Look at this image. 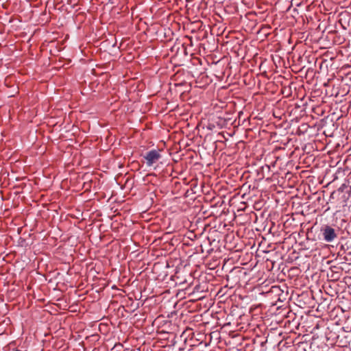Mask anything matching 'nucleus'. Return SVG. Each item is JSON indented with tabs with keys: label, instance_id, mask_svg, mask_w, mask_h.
I'll return each instance as SVG.
<instances>
[{
	"label": "nucleus",
	"instance_id": "nucleus-1",
	"mask_svg": "<svg viewBox=\"0 0 351 351\" xmlns=\"http://www.w3.org/2000/svg\"><path fill=\"white\" fill-rule=\"evenodd\" d=\"M322 231L323 238L326 242H332L337 237L335 229L329 226H326Z\"/></svg>",
	"mask_w": 351,
	"mask_h": 351
},
{
	"label": "nucleus",
	"instance_id": "nucleus-2",
	"mask_svg": "<svg viewBox=\"0 0 351 351\" xmlns=\"http://www.w3.org/2000/svg\"><path fill=\"white\" fill-rule=\"evenodd\" d=\"M236 149L235 154H243L250 151V146L245 142L241 141L236 144Z\"/></svg>",
	"mask_w": 351,
	"mask_h": 351
},
{
	"label": "nucleus",
	"instance_id": "nucleus-3",
	"mask_svg": "<svg viewBox=\"0 0 351 351\" xmlns=\"http://www.w3.org/2000/svg\"><path fill=\"white\" fill-rule=\"evenodd\" d=\"M160 157V155H144L145 162L149 167L152 166L156 162Z\"/></svg>",
	"mask_w": 351,
	"mask_h": 351
},
{
	"label": "nucleus",
	"instance_id": "nucleus-4",
	"mask_svg": "<svg viewBox=\"0 0 351 351\" xmlns=\"http://www.w3.org/2000/svg\"><path fill=\"white\" fill-rule=\"evenodd\" d=\"M310 128V125L306 123H301L297 128L295 131V134L298 135H301L306 133Z\"/></svg>",
	"mask_w": 351,
	"mask_h": 351
},
{
	"label": "nucleus",
	"instance_id": "nucleus-5",
	"mask_svg": "<svg viewBox=\"0 0 351 351\" xmlns=\"http://www.w3.org/2000/svg\"><path fill=\"white\" fill-rule=\"evenodd\" d=\"M162 151H163L162 147L159 148L158 149L154 148V149H152L151 150H149V152H147V154H158L159 152H162Z\"/></svg>",
	"mask_w": 351,
	"mask_h": 351
},
{
	"label": "nucleus",
	"instance_id": "nucleus-6",
	"mask_svg": "<svg viewBox=\"0 0 351 351\" xmlns=\"http://www.w3.org/2000/svg\"><path fill=\"white\" fill-rule=\"evenodd\" d=\"M281 149V147H278L277 145H276L273 149V152H277L278 150Z\"/></svg>",
	"mask_w": 351,
	"mask_h": 351
},
{
	"label": "nucleus",
	"instance_id": "nucleus-7",
	"mask_svg": "<svg viewBox=\"0 0 351 351\" xmlns=\"http://www.w3.org/2000/svg\"><path fill=\"white\" fill-rule=\"evenodd\" d=\"M160 146L165 147V143H164L163 141H160V144L158 145V147H160Z\"/></svg>",
	"mask_w": 351,
	"mask_h": 351
}]
</instances>
